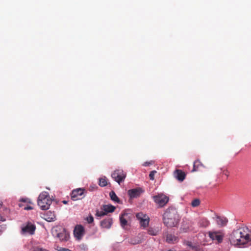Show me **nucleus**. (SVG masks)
Returning <instances> with one entry per match:
<instances>
[{
    "label": "nucleus",
    "mask_w": 251,
    "mask_h": 251,
    "mask_svg": "<svg viewBox=\"0 0 251 251\" xmlns=\"http://www.w3.org/2000/svg\"><path fill=\"white\" fill-rule=\"evenodd\" d=\"M229 241L234 246H240L249 244L251 245V229L245 226H242L233 230L229 235Z\"/></svg>",
    "instance_id": "f257e3e1"
},
{
    "label": "nucleus",
    "mask_w": 251,
    "mask_h": 251,
    "mask_svg": "<svg viewBox=\"0 0 251 251\" xmlns=\"http://www.w3.org/2000/svg\"><path fill=\"white\" fill-rule=\"evenodd\" d=\"M180 217L176 209L168 208L163 216V224L168 228L176 227L179 224Z\"/></svg>",
    "instance_id": "f03ea898"
},
{
    "label": "nucleus",
    "mask_w": 251,
    "mask_h": 251,
    "mask_svg": "<svg viewBox=\"0 0 251 251\" xmlns=\"http://www.w3.org/2000/svg\"><path fill=\"white\" fill-rule=\"evenodd\" d=\"M51 200L46 192L40 194L38 199V205L42 210L48 209L51 203Z\"/></svg>",
    "instance_id": "7ed1b4c3"
},
{
    "label": "nucleus",
    "mask_w": 251,
    "mask_h": 251,
    "mask_svg": "<svg viewBox=\"0 0 251 251\" xmlns=\"http://www.w3.org/2000/svg\"><path fill=\"white\" fill-rule=\"evenodd\" d=\"M52 233L54 237L58 238L61 241H67L69 234L66 230L60 226H56L52 229Z\"/></svg>",
    "instance_id": "20e7f679"
},
{
    "label": "nucleus",
    "mask_w": 251,
    "mask_h": 251,
    "mask_svg": "<svg viewBox=\"0 0 251 251\" xmlns=\"http://www.w3.org/2000/svg\"><path fill=\"white\" fill-rule=\"evenodd\" d=\"M126 176V173L122 170H116L111 174L112 178L118 183L119 184H120L121 182L124 181Z\"/></svg>",
    "instance_id": "39448f33"
},
{
    "label": "nucleus",
    "mask_w": 251,
    "mask_h": 251,
    "mask_svg": "<svg viewBox=\"0 0 251 251\" xmlns=\"http://www.w3.org/2000/svg\"><path fill=\"white\" fill-rule=\"evenodd\" d=\"M208 236L213 241H216L218 243L223 242L224 234L222 231H209Z\"/></svg>",
    "instance_id": "423d86ee"
},
{
    "label": "nucleus",
    "mask_w": 251,
    "mask_h": 251,
    "mask_svg": "<svg viewBox=\"0 0 251 251\" xmlns=\"http://www.w3.org/2000/svg\"><path fill=\"white\" fill-rule=\"evenodd\" d=\"M85 189L82 188L74 189L71 193V199L73 201L81 200L85 197Z\"/></svg>",
    "instance_id": "0eeeda50"
},
{
    "label": "nucleus",
    "mask_w": 251,
    "mask_h": 251,
    "mask_svg": "<svg viewBox=\"0 0 251 251\" xmlns=\"http://www.w3.org/2000/svg\"><path fill=\"white\" fill-rule=\"evenodd\" d=\"M153 199L154 202L160 207L165 205L169 201V198L163 194H159L157 195L153 196Z\"/></svg>",
    "instance_id": "6e6552de"
},
{
    "label": "nucleus",
    "mask_w": 251,
    "mask_h": 251,
    "mask_svg": "<svg viewBox=\"0 0 251 251\" xmlns=\"http://www.w3.org/2000/svg\"><path fill=\"white\" fill-rule=\"evenodd\" d=\"M137 219L139 221L141 226L144 228L148 226L150 222L149 217L142 212L138 213L136 215Z\"/></svg>",
    "instance_id": "1a4fd4ad"
},
{
    "label": "nucleus",
    "mask_w": 251,
    "mask_h": 251,
    "mask_svg": "<svg viewBox=\"0 0 251 251\" xmlns=\"http://www.w3.org/2000/svg\"><path fill=\"white\" fill-rule=\"evenodd\" d=\"M85 233V230L84 227L80 225H76L74 230V234L75 237L77 240H80L82 239Z\"/></svg>",
    "instance_id": "9d476101"
},
{
    "label": "nucleus",
    "mask_w": 251,
    "mask_h": 251,
    "mask_svg": "<svg viewBox=\"0 0 251 251\" xmlns=\"http://www.w3.org/2000/svg\"><path fill=\"white\" fill-rule=\"evenodd\" d=\"M143 192L141 188H137L129 190L127 193L131 199H133L139 197Z\"/></svg>",
    "instance_id": "9b49d317"
},
{
    "label": "nucleus",
    "mask_w": 251,
    "mask_h": 251,
    "mask_svg": "<svg viewBox=\"0 0 251 251\" xmlns=\"http://www.w3.org/2000/svg\"><path fill=\"white\" fill-rule=\"evenodd\" d=\"M35 229V226L29 223L25 226L22 228V231L23 233H28L32 235L34 233Z\"/></svg>",
    "instance_id": "f8f14e48"
},
{
    "label": "nucleus",
    "mask_w": 251,
    "mask_h": 251,
    "mask_svg": "<svg viewBox=\"0 0 251 251\" xmlns=\"http://www.w3.org/2000/svg\"><path fill=\"white\" fill-rule=\"evenodd\" d=\"M113 224V219L111 217H107L102 220L100 222V226L102 228L109 229L111 227Z\"/></svg>",
    "instance_id": "ddd939ff"
},
{
    "label": "nucleus",
    "mask_w": 251,
    "mask_h": 251,
    "mask_svg": "<svg viewBox=\"0 0 251 251\" xmlns=\"http://www.w3.org/2000/svg\"><path fill=\"white\" fill-rule=\"evenodd\" d=\"M175 177L180 182L183 181L186 177L185 173L181 170H176L174 173Z\"/></svg>",
    "instance_id": "4468645a"
},
{
    "label": "nucleus",
    "mask_w": 251,
    "mask_h": 251,
    "mask_svg": "<svg viewBox=\"0 0 251 251\" xmlns=\"http://www.w3.org/2000/svg\"><path fill=\"white\" fill-rule=\"evenodd\" d=\"M178 241L177 237L171 234H168L166 235V242L169 244H175Z\"/></svg>",
    "instance_id": "2eb2a0df"
},
{
    "label": "nucleus",
    "mask_w": 251,
    "mask_h": 251,
    "mask_svg": "<svg viewBox=\"0 0 251 251\" xmlns=\"http://www.w3.org/2000/svg\"><path fill=\"white\" fill-rule=\"evenodd\" d=\"M161 229L159 227H150L148 229V233L151 236H156L160 232Z\"/></svg>",
    "instance_id": "dca6fc26"
},
{
    "label": "nucleus",
    "mask_w": 251,
    "mask_h": 251,
    "mask_svg": "<svg viewBox=\"0 0 251 251\" xmlns=\"http://www.w3.org/2000/svg\"><path fill=\"white\" fill-rule=\"evenodd\" d=\"M45 219L48 222H53L56 220V216L53 212L48 211L44 215Z\"/></svg>",
    "instance_id": "f3484780"
},
{
    "label": "nucleus",
    "mask_w": 251,
    "mask_h": 251,
    "mask_svg": "<svg viewBox=\"0 0 251 251\" xmlns=\"http://www.w3.org/2000/svg\"><path fill=\"white\" fill-rule=\"evenodd\" d=\"M202 167H203V165L200 162V161L199 160H196L194 162L193 169L192 171H193V172H194V171H199Z\"/></svg>",
    "instance_id": "a211bd4d"
},
{
    "label": "nucleus",
    "mask_w": 251,
    "mask_h": 251,
    "mask_svg": "<svg viewBox=\"0 0 251 251\" xmlns=\"http://www.w3.org/2000/svg\"><path fill=\"white\" fill-rule=\"evenodd\" d=\"M227 222V220L223 217H220L219 216H217L216 218V223L217 224L220 226H223L226 225Z\"/></svg>",
    "instance_id": "6ab92c4d"
},
{
    "label": "nucleus",
    "mask_w": 251,
    "mask_h": 251,
    "mask_svg": "<svg viewBox=\"0 0 251 251\" xmlns=\"http://www.w3.org/2000/svg\"><path fill=\"white\" fill-rule=\"evenodd\" d=\"M102 209L107 214L113 212L115 209V207L110 204L103 205Z\"/></svg>",
    "instance_id": "aec40b11"
},
{
    "label": "nucleus",
    "mask_w": 251,
    "mask_h": 251,
    "mask_svg": "<svg viewBox=\"0 0 251 251\" xmlns=\"http://www.w3.org/2000/svg\"><path fill=\"white\" fill-rule=\"evenodd\" d=\"M125 216H127V214H122L120 217V223L122 227H125L127 225V222L126 219L125 218Z\"/></svg>",
    "instance_id": "412c9836"
},
{
    "label": "nucleus",
    "mask_w": 251,
    "mask_h": 251,
    "mask_svg": "<svg viewBox=\"0 0 251 251\" xmlns=\"http://www.w3.org/2000/svg\"><path fill=\"white\" fill-rule=\"evenodd\" d=\"M199 225L202 227H206L209 226L210 223L206 218H202L199 221Z\"/></svg>",
    "instance_id": "4be33fe9"
},
{
    "label": "nucleus",
    "mask_w": 251,
    "mask_h": 251,
    "mask_svg": "<svg viewBox=\"0 0 251 251\" xmlns=\"http://www.w3.org/2000/svg\"><path fill=\"white\" fill-rule=\"evenodd\" d=\"M109 196L110 197L112 201H116L118 203H119L120 202L119 199L118 198L116 194H115V193L114 191L110 192L109 193Z\"/></svg>",
    "instance_id": "5701e85b"
},
{
    "label": "nucleus",
    "mask_w": 251,
    "mask_h": 251,
    "mask_svg": "<svg viewBox=\"0 0 251 251\" xmlns=\"http://www.w3.org/2000/svg\"><path fill=\"white\" fill-rule=\"evenodd\" d=\"M129 242L132 245H137L140 244L142 240L139 238H134L130 239Z\"/></svg>",
    "instance_id": "b1692460"
},
{
    "label": "nucleus",
    "mask_w": 251,
    "mask_h": 251,
    "mask_svg": "<svg viewBox=\"0 0 251 251\" xmlns=\"http://www.w3.org/2000/svg\"><path fill=\"white\" fill-rule=\"evenodd\" d=\"M107 184V179L104 176L99 179V185L101 187L106 186Z\"/></svg>",
    "instance_id": "393cba45"
},
{
    "label": "nucleus",
    "mask_w": 251,
    "mask_h": 251,
    "mask_svg": "<svg viewBox=\"0 0 251 251\" xmlns=\"http://www.w3.org/2000/svg\"><path fill=\"white\" fill-rule=\"evenodd\" d=\"M200 204V201L198 199H196L194 200L191 202V205L193 207H197Z\"/></svg>",
    "instance_id": "a878e982"
},
{
    "label": "nucleus",
    "mask_w": 251,
    "mask_h": 251,
    "mask_svg": "<svg viewBox=\"0 0 251 251\" xmlns=\"http://www.w3.org/2000/svg\"><path fill=\"white\" fill-rule=\"evenodd\" d=\"M106 214L107 213L105 212V211H103V210L101 211H99V210H96V216L97 217H101L106 215Z\"/></svg>",
    "instance_id": "bb28decb"
},
{
    "label": "nucleus",
    "mask_w": 251,
    "mask_h": 251,
    "mask_svg": "<svg viewBox=\"0 0 251 251\" xmlns=\"http://www.w3.org/2000/svg\"><path fill=\"white\" fill-rule=\"evenodd\" d=\"M156 173V171H152L150 172L149 175V177L151 180H154V175Z\"/></svg>",
    "instance_id": "cd10ccee"
},
{
    "label": "nucleus",
    "mask_w": 251,
    "mask_h": 251,
    "mask_svg": "<svg viewBox=\"0 0 251 251\" xmlns=\"http://www.w3.org/2000/svg\"><path fill=\"white\" fill-rule=\"evenodd\" d=\"M89 224L92 223L94 221V218L92 215H89L86 219Z\"/></svg>",
    "instance_id": "c85d7f7f"
},
{
    "label": "nucleus",
    "mask_w": 251,
    "mask_h": 251,
    "mask_svg": "<svg viewBox=\"0 0 251 251\" xmlns=\"http://www.w3.org/2000/svg\"><path fill=\"white\" fill-rule=\"evenodd\" d=\"M33 251H48L46 249L40 248L39 247H36L34 248Z\"/></svg>",
    "instance_id": "c756f323"
},
{
    "label": "nucleus",
    "mask_w": 251,
    "mask_h": 251,
    "mask_svg": "<svg viewBox=\"0 0 251 251\" xmlns=\"http://www.w3.org/2000/svg\"><path fill=\"white\" fill-rule=\"evenodd\" d=\"M20 201L22 202H27L30 204L32 203V202L30 201V200L27 198H22Z\"/></svg>",
    "instance_id": "7c9ffc66"
},
{
    "label": "nucleus",
    "mask_w": 251,
    "mask_h": 251,
    "mask_svg": "<svg viewBox=\"0 0 251 251\" xmlns=\"http://www.w3.org/2000/svg\"><path fill=\"white\" fill-rule=\"evenodd\" d=\"M223 175H225L226 177H228L229 176V173L228 171V170H226L223 171Z\"/></svg>",
    "instance_id": "2f4dec72"
},
{
    "label": "nucleus",
    "mask_w": 251,
    "mask_h": 251,
    "mask_svg": "<svg viewBox=\"0 0 251 251\" xmlns=\"http://www.w3.org/2000/svg\"><path fill=\"white\" fill-rule=\"evenodd\" d=\"M33 209V208L31 206H27L24 207V209L25 210H31Z\"/></svg>",
    "instance_id": "473e14b6"
},
{
    "label": "nucleus",
    "mask_w": 251,
    "mask_h": 251,
    "mask_svg": "<svg viewBox=\"0 0 251 251\" xmlns=\"http://www.w3.org/2000/svg\"><path fill=\"white\" fill-rule=\"evenodd\" d=\"M70 251V250L67 249V248H60V249L59 250V251Z\"/></svg>",
    "instance_id": "72a5a7b5"
},
{
    "label": "nucleus",
    "mask_w": 251,
    "mask_h": 251,
    "mask_svg": "<svg viewBox=\"0 0 251 251\" xmlns=\"http://www.w3.org/2000/svg\"><path fill=\"white\" fill-rule=\"evenodd\" d=\"M150 164H151V163L146 162L144 163V165L145 166H149Z\"/></svg>",
    "instance_id": "f704fd0d"
},
{
    "label": "nucleus",
    "mask_w": 251,
    "mask_h": 251,
    "mask_svg": "<svg viewBox=\"0 0 251 251\" xmlns=\"http://www.w3.org/2000/svg\"><path fill=\"white\" fill-rule=\"evenodd\" d=\"M3 231V227L1 226H0V233L2 232Z\"/></svg>",
    "instance_id": "c9c22d12"
},
{
    "label": "nucleus",
    "mask_w": 251,
    "mask_h": 251,
    "mask_svg": "<svg viewBox=\"0 0 251 251\" xmlns=\"http://www.w3.org/2000/svg\"><path fill=\"white\" fill-rule=\"evenodd\" d=\"M63 202L64 203V204H67V201H63Z\"/></svg>",
    "instance_id": "e433bc0d"
},
{
    "label": "nucleus",
    "mask_w": 251,
    "mask_h": 251,
    "mask_svg": "<svg viewBox=\"0 0 251 251\" xmlns=\"http://www.w3.org/2000/svg\"><path fill=\"white\" fill-rule=\"evenodd\" d=\"M19 206L20 207H22V205L21 204H19Z\"/></svg>",
    "instance_id": "4c0bfd02"
},
{
    "label": "nucleus",
    "mask_w": 251,
    "mask_h": 251,
    "mask_svg": "<svg viewBox=\"0 0 251 251\" xmlns=\"http://www.w3.org/2000/svg\"><path fill=\"white\" fill-rule=\"evenodd\" d=\"M71 251V250H70V251Z\"/></svg>",
    "instance_id": "58836bf2"
}]
</instances>
